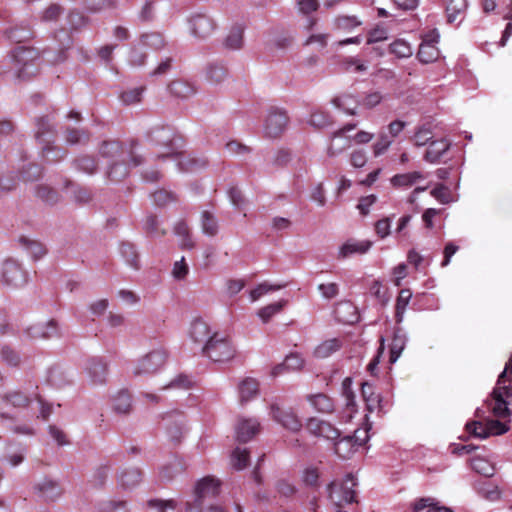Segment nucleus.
<instances>
[{
  "instance_id": "6ab92c4d",
  "label": "nucleus",
  "mask_w": 512,
  "mask_h": 512,
  "mask_svg": "<svg viewBox=\"0 0 512 512\" xmlns=\"http://www.w3.org/2000/svg\"><path fill=\"white\" fill-rule=\"evenodd\" d=\"M449 148L450 142L444 138L432 140L424 154V160L432 164L438 163Z\"/></svg>"
},
{
  "instance_id": "a878e982",
  "label": "nucleus",
  "mask_w": 512,
  "mask_h": 512,
  "mask_svg": "<svg viewBox=\"0 0 512 512\" xmlns=\"http://www.w3.org/2000/svg\"><path fill=\"white\" fill-rule=\"evenodd\" d=\"M1 400L5 405H10L14 408L27 407L31 402V398L19 390H12L4 393L1 396Z\"/></svg>"
},
{
  "instance_id": "f257e3e1",
  "label": "nucleus",
  "mask_w": 512,
  "mask_h": 512,
  "mask_svg": "<svg viewBox=\"0 0 512 512\" xmlns=\"http://www.w3.org/2000/svg\"><path fill=\"white\" fill-rule=\"evenodd\" d=\"M147 137L152 145L166 150L157 155L158 159L173 157L184 144L183 139L171 126H155L148 131Z\"/></svg>"
},
{
  "instance_id": "72a5a7b5",
  "label": "nucleus",
  "mask_w": 512,
  "mask_h": 512,
  "mask_svg": "<svg viewBox=\"0 0 512 512\" xmlns=\"http://www.w3.org/2000/svg\"><path fill=\"white\" fill-rule=\"evenodd\" d=\"M341 346L342 343L338 338L328 339L315 348L314 355L317 358H327L334 352L338 351Z\"/></svg>"
},
{
  "instance_id": "2eb2a0df",
  "label": "nucleus",
  "mask_w": 512,
  "mask_h": 512,
  "mask_svg": "<svg viewBox=\"0 0 512 512\" xmlns=\"http://www.w3.org/2000/svg\"><path fill=\"white\" fill-rule=\"evenodd\" d=\"M220 492V481L214 477L207 476L201 479L195 488L197 501H204L206 498H215Z\"/></svg>"
},
{
  "instance_id": "c03bdc74",
  "label": "nucleus",
  "mask_w": 512,
  "mask_h": 512,
  "mask_svg": "<svg viewBox=\"0 0 512 512\" xmlns=\"http://www.w3.org/2000/svg\"><path fill=\"white\" fill-rule=\"evenodd\" d=\"M174 232L176 235L182 238V249H192L194 247V242L190 237V229L184 221H180L175 225Z\"/></svg>"
},
{
  "instance_id": "473e14b6",
  "label": "nucleus",
  "mask_w": 512,
  "mask_h": 512,
  "mask_svg": "<svg viewBox=\"0 0 512 512\" xmlns=\"http://www.w3.org/2000/svg\"><path fill=\"white\" fill-rule=\"evenodd\" d=\"M411 297H412V292L410 289L404 288V289L400 290V292L397 296L396 305H395V320L397 323L402 322L406 308L410 302Z\"/></svg>"
},
{
  "instance_id": "37998d69",
  "label": "nucleus",
  "mask_w": 512,
  "mask_h": 512,
  "mask_svg": "<svg viewBox=\"0 0 512 512\" xmlns=\"http://www.w3.org/2000/svg\"><path fill=\"white\" fill-rule=\"evenodd\" d=\"M228 76L227 69L220 64H210L207 68L206 78L213 84H219Z\"/></svg>"
},
{
  "instance_id": "e433bc0d",
  "label": "nucleus",
  "mask_w": 512,
  "mask_h": 512,
  "mask_svg": "<svg viewBox=\"0 0 512 512\" xmlns=\"http://www.w3.org/2000/svg\"><path fill=\"white\" fill-rule=\"evenodd\" d=\"M145 91V87H135L122 91L119 94V99L123 105L129 106L138 104L142 101V95Z\"/></svg>"
},
{
  "instance_id": "f8f14e48",
  "label": "nucleus",
  "mask_w": 512,
  "mask_h": 512,
  "mask_svg": "<svg viewBox=\"0 0 512 512\" xmlns=\"http://www.w3.org/2000/svg\"><path fill=\"white\" fill-rule=\"evenodd\" d=\"M270 409L272 418L282 427L292 432H298L301 430L302 422L291 408L283 409L277 404H272Z\"/></svg>"
},
{
  "instance_id": "4be33fe9",
  "label": "nucleus",
  "mask_w": 512,
  "mask_h": 512,
  "mask_svg": "<svg viewBox=\"0 0 512 512\" xmlns=\"http://www.w3.org/2000/svg\"><path fill=\"white\" fill-rule=\"evenodd\" d=\"M173 157L177 158L179 169L185 172L204 167L207 163L205 159L196 158L192 154L182 151V149H179Z\"/></svg>"
},
{
  "instance_id": "ddd939ff",
  "label": "nucleus",
  "mask_w": 512,
  "mask_h": 512,
  "mask_svg": "<svg viewBox=\"0 0 512 512\" xmlns=\"http://www.w3.org/2000/svg\"><path fill=\"white\" fill-rule=\"evenodd\" d=\"M465 429L470 435L480 439H485L491 434H502L507 431L505 425L497 420L490 421L488 424L471 421L466 424Z\"/></svg>"
},
{
  "instance_id": "69168bd1",
  "label": "nucleus",
  "mask_w": 512,
  "mask_h": 512,
  "mask_svg": "<svg viewBox=\"0 0 512 512\" xmlns=\"http://www.w3.org/2000/svg\"><path fill=\"white\" fill-rule=\"evenodd\" d=\"M284 285H269L266 282L259 284L255 289L250 292V298L252 301L258 300L263 295L270 291H276L283 288Z\"/></svg>"
},
{
  "instance_id": "cd10ccee",
  "label": "nucleus",
  "mask_w": 512,
  "mask_h": 512,
  "mask_svg": "<svg viewBox=\"0 0 512 512\" xmlns=\"http://www.w3.org/2000/svg\"><path fill=\"white\" fill-rule=\"evenodd\" d=\"M112 407L118 414H129L132 410L131 394L127 390L119 391L112 398Z\"/></svg>"
},
{
  "instance_id": "052dcab7",
  "label": "nucleus",
  "mask_w": 512,
  "mask_h": 512,
  "mask_svg": "<svg viewBox=\"0 0 512 512\" xmlns=\"http://www.w3.org/2000/svg\"><path fill=\"white\" fill-rule=\"evenodd\" d=\"M147 506L156 509L158 512H166L168 509L174 510L177 507V501L174 499H150L147 501Z\"/></svg>"
},
{
  "instance_id": "393cba45",
  "label": "nucleus",
  "mask_w": 512,
  "mask_h": 512,
  "mask_svg": "<svg viewBox=\"0 0 512 512\" xmlns=\"http://www.w3.org/2000/svg\"><path fill=\"white\" fill-rule=\"evenodd\" d=\"M87 371L95 384H102L106 380L107 365L101 359H91L87 365Z\"/></svg>"
},
{
  "instance_id": "774afa93",
  "label": "nucleus",
  "mask_w": 512,
  "mask_h": 512,
  "mask_svg": "<svg viewBox=\"0 0 512 512\" xmlns=\"http://www.w3.org/2000/svg\"><path fill=\"white\" fill-rule=\"evenodd\" d=\"M101 512H128L125 501H109L103 503L100 508Z\"/></svg>"
},
{
  "instance_id": "9b49d317",
  "label": "nucleus",
  "mask_w": 512,
  "mask_h": 512,
  "mask_svg": "<svg viewBox=\"0 0 512 512\" xmlns=\"http://www.w3.org/2000/svg\"><path fill=\"white\" fill-rule=\"evenodd\" d=\"M191 33L199 39H206L210 37L217 25L213 18L207 14L197 13L189 19Z\"/></svg>"
},
{
  "instance_id": "4c0bfd02",
  "label": "nucleus",
  "mask_w": 512,
  "mask_h": 512,
  "mask_svg": "<svg viewBox=\"0 0 512 512\" xmlns=\"http://www.w3.org/2000/svg\"><path fill=\"white\" fill-rule=\"evenodd\" d=\"M184 416L177 414V417L172 425L167 426V434L169 440L174 444H179L183 436Z\"/></svg>"
},
{
  "instance_id": "864d4df0",
  "label": "nucleus",
  "mask_w": 512,
  "mask_h": 512,
  "mask_svg": "<svg viewBox=\"0 0 512 512\" xmlns=\"http://www.w3.org/2000/svg\"><path fill=\"white\" fill-rule=\"evenodd\" d=\"M202 230L209 236H215L218 232L217 220L209 211H203L202 213Z\"/></svg>"
},
{
  "instance_id": "4468645a",
  "label": "nucleus",
  "mask_w": 512,
  "mask_h": 512,
  "mask_svg": "<svg viewBox=\"0 0 512 512\" xmlns=\"http://www.w3.org/2000/svg\"><path fill=\"white\" fill-rule=\"evenodd\" d=\"M357 123H349L344 125L338 131L333 133L332 143L327 149V154L330 157H334L348 148L351 144L350 137L346 136V133L356 129Z\"/></svg>"
},
{
  "instance_id": "bb28decb",
  "label": "nucleus",
  "mask_w": 512,
  "mask_h": 512,
  "mask_svg": "<svg viewBox=\"0 0 512 512\" xmlns=\"http://www.w3.org/2000/svg\"><path fill=\"white\" fill-rule=\"evenodd\" d=\"M307 400L320 413H332L334 411V401L323 393L307 396Z\"/></svg>"
},
{
  "instance_id": "338daca9",
  "label": "nucleus",
  "mask_w": 512,
  "mask_h": 512,
  "mask_svg": "<svg viewBox=\"0 0 512 512\" xmlns=\"http://www.w3.org/2000/svg\"><path fill=\"white\" fill-rule=\"evenodd\" d=\"M8 38L16 43L24 42L32 37V32L26 28H13L7 33Z\"/></svg>"
},
{
  "instance_id": "6e6d98bb",
  "label": "nucleus",
  "mask_w": 512,
  "mask_h": 512,
  "mask_svg": "<svg viewBox=\"0 0 512 512\" xmlns=\"http://www.w3.org/2000/svg\"><path fill=\"white\" fill-rule=\"evenodd\" d=\"M286 304V301H279L276 303L269 304L263 308H261L258 312L259 317L261 320L266 323L268 322L273 315L280 312L284 305Z\"/></svg>"
},
{
  "instance_id": "49530a36",
  "label": "nucleus",
  "mask_w": 512,
  "mask_h": 512,
  "mask_svg": "<svg viewBox=\"0 0 512 512\" xmlns=\"http://www.w3.org/2000/svg\"><path fill=\"white\" fill-rule=\"evenodd\" d=\"M36 196L47 204H55L59 199L57 191L47 185H38L36 187Z\"/></svg>"
},
{
  "instance_id": "603ef678",
  "label": "nucleus",
  "mask_w": 512,
  "mask_h": 512,
  "mask_svg": "<svg viewBox=\"0 0 512 512\" xmlns=\"http://www.w3.org/2000/svg\"><path fill=\"white\" fill-rule=\"evenodd\" d=\"M249 458V451L247 449L236 448L231 455L232 465L235 469L242 470L247 467Z\"/></svg>"
},
{
  "instance_id": "a211bd4d",
  "label": "nucleus",
  "mask_w": 512,
  "mask_h": 512,
  "mask_svg": "<svg viewBox=\"0 0 512 512\" xmlns=\"http://www.w3.org/2000/svg\"><path fill=\"white\" fill-rule=\"evenodd\" d=\"M38 496L46 501H55L62 494L59 483L50 479H44L34 487Z\"/></svg>"
},
{
  "instance_id": "bf43d9fd",
  "label": "nucleus",
  "mask_w": 512,
  "mask_h": 512,
  "mask_svg": "<svg viewBox=\"0 0 512 512\" xmlns=\"http://www.w3.org/2000/svg\"><path fill=\"white\" fill-rule=\"evenodd\" d=\"M75 165L77 169L87 174H93L97 170L96 160L87 155L77 158L75 160Z\"/></svg>"
},
{
  "instance_id": "13d9d810",
  "label": "nucleus",
  "mask_w": 512,
  "mask_h": 512,
  "mask_svg": "<svg viewBox=\"0 0 512 512\" xmlns=\"http://www.w3.org/2000/svg\"><path fill=\"white\" fill-rule=\"evenodd\" d=\"M0 359L11 367H17L20 363L19 354L9 346H3L1 348Z\"/></svg>"
},
{
  "instance_id": "6e6552de",
  "label": "nucleus",
  "mask_w": 512,
  "mask_h": 512,
  "mask_svg": "<svg viewBox=\"0 0 512 512\" xmlns=\"http://www.w3.org/2000/svg\"><path fill=\"white\" fill-rule=\"evenodd\" d=\"M167 357L168 353L162 347L151 350L136 362L132 370L133 375L144 376L155 373L165 364Z\"/></svg>"
},
{
  "instance_id": "0e129e2a",
  "label": "nucleus",
  "mask_w": 512,
  "mask_h": 512,
  "mask_svg": "<svg viewBox=\"0 0 512 512\" xmlns=\"http://www.w3.org/2000/svg\"><path fill=\"white\" fill-rule=\"evenodd\" d=\"M310 124L316 128H324L331 124V116L324 111H314L310 116Z\"/></svg>"
},
{
  "instance_id": "c756f323",
  "label": "nucleus",
  "mask_w": 512,
  "mask_h": 512,
  "mask_svg": "<svg viewBox=\"0 0 512 512\" xmlns=\"http://www.w3.org/2000/svg\"><path fill=\"white\" fill-rule=\"evenodd\" d=\"M332 104L347 114L355 115L360 102L350 94H343L333 98Z\"/></svg>"
},
{
  "instance_id": "3c124183",
  "label": "nucleus",
  "mask_w": 512,
  "mask_h": 512,
  "mask_svg": "<svg viewBox=\"0 0 512 512\" xmlns=\"http://www.w3.org/2000/svg\"><path fill=\"white\" fill-rule=\"evenodd\" d=\"M393 140L386 133H380L377 141L373 144L372 150L375 157H379L387 152L392 145Z\"/></svg>"
},
{
  "instance_id": "de8ad7c7",
  "label": "nucleus",
  "mask_w": 512,
  "mask_h": 512,
  "mask_svg": "<svg viewBox=\"0 0 512 512\" xmlns=\"http://www.w3.org/2000/svg\"><path fill=\"white\" fill-rule=\"evenodd\" d=\"M390 53L398 58H408L412 55V49L409 43L402 39H397L389 46Z\"/></svg>"
},
{
  "instance_id": "20e7f679",
  "label": "nucleus",
  "mask_w": 512,
  "mask_h": 512,
  "mask_svg": "<svg viewBox=\"0 0 512 512\" xmlns=\"http://www.w3.org/2000/svg\"><path fill=\"white\" fill-rule=\"evenodd\" d=\"M35 137L40 143L46 145L42 148L43 157L48 161L57 162L66 156V151L51 145L55 137V131L48 117H39L36 120Z\"/></svg>"
},
{
  "instance_id": "ea45409f",
  "label": "nucleus",
  "mask_w": 512,
  "mask_h": 512,
  "mask_svg": "<svg viewBox=\"0 0 512 512\" xmlns=\"http://www.w3.org/2000/svg\"><path fill=\"white\" fill-rule=\"evenodd\" d=\"M472 469L485 477H491L494 475L495 468L493 464L485 458L474 457L471 459Z\"/></svg>"
},
{
  "instance_id": "423d86ee",
  "label": "nucleus",
  "mask_w": 512,
  "mask_h": 512,
  "mask_svg": "<svg viewBox=\"0 0 512 512\" xmlns=\"http://www.w3.org/2000/svg\"><path fill=\"white\" fill-rule=\"evenodd\" d=\"M354 486H356V482L351 474H348L341 484L337 482L329 483L327 487L329 498L336 509H342L344 505L356 502Z\"/></svg>"
},
{
  "instance_id": "f3484780",
  "label": "nucleus",
  "mask_w": 512,
  "mask_h": 512,
  "mask_svg": "<svg viewBox=\"0 0 512 512\" xmlns=\"http://www.w3.org/2000/svg\"><path fill=\"white\" fill-rule=\"evenodd\" d=\"M260 431V423L256 419H240L236 426V438L240 443L250 441Z\"/></svg>"
},
{
  "instance_id": "7c9ffc66",
  "label": "nucleus",
  "mask_w": 512,
  "mask_h": 512,
  "mask_svg": "<svg viewBox=\"0 0 512 512\" xmlns=\"http://www.w3.org/2000/svg\"><path fill=\"white\" fill-rule=\"evenodd\" d=\"M64 137L65 141L70 145H84L89 142L91 134L86 129L68 127L64 132Z\"/></svg>"
},
{
  "instance_id": "9d476101",
  "label": "nucleus",
  "mask_w": 512,
  "mask_h": 512,
  "mask_svg": "<svg viewBox=\"0 0 512 512\" xmlns=\"http://www.w3.org/2000/svg\"><path fill=\"white\" fill-rule=\"evenodd\" d=\"M2 282L13 288L22 287L27 282L26 272L14 260H6L2 267Z\"/></svg>"
},
{
  "instance_id": "0eeeda50",
  "label": "nucleus",
  "mask_w": 512,
  "mask_h": 512,
  "mask_svg": "<svg viewBox=\"0 0 512 512\" xmlns=\"http://www.w3.org/2000/svg\"><path fill=\"white\" fill-rule=\"evenodd\" d=\"M289 116L285 109L277 106L268 108L263 122V131L266 137L279 138L287 129Z\"/></svg>"
},
{
  "instance_id": "c9c22d12",
  "label": "nucleus",
  "mask_w": 512,
  "mask_h": 512,
  "mask_svg": "<svg viewBox=\"0 0 512 512\" xmlns=\"http://www.w3.org/2000/svg\"><path fill=\"white\" fill-rule=\"evenodd\" d=\"M258 393V382L252 378L244 379L239 385L240 401L242 403L249 401Z\"/></svg>"
},
{
  "instance_id": "5701e85b",
  "label": "nucleus",
  "mask_w": 512,
  "mask_h": 512,
  "mask_svg": "<svg viewBox=\"0 0 512 512\" xmlns=\"http://www.w3.org/2000/svg\"><path fill=\"white\" fill-rule=\"evenodd\" d=\"M190 337L195 343L206 344L211 339L213 333H211L209 325L202 319H196L191 323Z\"/></svg>"
},
{
  "instance_id": "e2e57ef3",
  "label": "nucleus",
  "mask_w": 512,
  "mask_h": 512,
  "mask_svg": "<svg viewBox=\"0 0 512 512\" xmlns=\"http://www.w3.org/2000/svg\"><path fill=\"white\" fill-rule=\"evenodd\" d=\"M291 158V151L289 149L280 148L275 152L271 163L276 168H282L291 161Z\"/></svg>"
},
{
  "instance_id": "58836bf2",
  "label": "nucleus",
  "mask_w": 512,
  "mask_h": 512,
  "mask_svg": "<svg viewBox=\"0 0 512 512\" xmlns=\"http://www.w3.org/2000/svg\"><path fill=\"white\" fill-rule=\"evenodd\" d=\"M19 242L24 246L34 260L41 258L46 253L45 247L38 241L22 236L20 237Z\"/></svg>"
},
{
  "instance_id": "7ed1b4c3",
  "label": "nucleus",
  "mask_w": 512,
  "mask_h": 512,
  "mask_svg": "<svg viewBox=\"0 0 512 512\" xmlns=\"http://www.w3.org/2000/svg\"><path fill=\"white\" fill-rule=\"evenodd\" d=\"M498 387L493 391L494 405L492 412L496 417L505 418L509 415L506 398L512 397V358L498 378Z\"/></svg>"
},
{
  "instance_id": "b1692460",
  "label": "nucleus",
  "mask_w": 512,
  "mask_h": 512,
  "mask_svg": "<svg viewBox=\"0 0 512 512\" xmlns=\"http://www.w3.org/2000/svg\"><path fill=\"white\" fill-rule=\"evenodd\" d=\"M423 179L424 175L421 172L413 171L394 175L391 178V184L396 188H410Z\"/></svg>"
},
{
  "instance_id": "a18cd8bd",
  "label": "nucleus",
  "mask_w": 512,
  "mask_h": 512,
  "mask_svg": "<svg viewBox=\"0 0 512 512\" xmlns=\"http://www.w3.org/2000/svg\"><path fill=\"white\" fill-rule=\"evenodd\" d=\"M129 173L128 166L125 162H114L107 171V177L111 181H121Z\"/></svg>"
},
{
  "instance_id": "dca6fc26",
  "label": "nucleus",
  "mask_w": 512,
  "mask_h": 512,
  "mask_svg": "<svg viewBox=\"0 0 512 512\" xmlns=\"http://www.w3.org/2000/svg\"><path fill=\"white\" fill-rule=\"evenodd\" d=\"M143 472L140 468L129 467L120 470L116 475L117 483L123 489H133L142 482Z\"/></svg>"
},
{
  "instance_id": "aec40b11",
  "label": "nucleus",
  "mask_w": 512,
  "mask_h": 512,
  "mask_svg": "<svg viewBox=\"0 0 512 512\" xmlns=\"http://www.w3.org/2000/svg\"><path fill=\"white\" fill-rule=\"evenodd\" d=\"M373 243L370 240L357 241L354 239L345 242L339 250V256L342 258L350 257L354 254H365Z\"/></svg>"
},
{
  "instance_id": "1a4fd4ad",
  "label": "nucleus",
  "mask_w": 512,
  "mask_h": 512,
  "mask_svg": "<svg viewBox=\"0 0 512 512\" xmlns=\"http://www.w3.org/2000/svg\"><path fill=\"white\" fill-rule=\"evenodd\" d=\"M438 39L439 34L435 30L430 31L423 37L417 53V58L421 63H432L439 58L440 51L436 46Z\"/></svg>"
},
{
  "instance_id": "09e8293b",
  "label": "nucleus",
  "mask_w": 512,
  "mask_h": 512,
  "mask_svg": "<svg viewBox=\"0 0 512 512\" xmlns=\"http://www.w3.org/2000/svg\"><path fill=\"white\" fill-rule=\"evenodd\" d=\"M42 175V168L40 165L30 163L24 166L20 171V177L24 182H33L38 180Z\"/></svg>"
},
{
  "instance_id": "f704fd0d",
  "label": "nucleus",
  "mask_w": 512,
  "mask_h": 512,
  "mask_svg": "<svg viewBox=\"0 0 512 512\" xmlns=\"http://www.w3.org/2000/svg\"><path fill=\"white\" fill-rule=\"evenodd\" d=\"M244 29L241 26H234L224 40V46L230 50H238L243 46Z\"/></svg>"
},
{
  "instance_id": "2f4dec72",
  "label": "nucleus",
  "mask_w": 512,
  "mask_h": 512,
  "mask_svg": "<svg viewBox=\"0 0 512 512\" xmlns=\"http://www.w3.org/2000/svg\"><path fill=\"white\" fill-rule=\"evenodd\" d=\"M169 91L172 95L178 98H188L195 94V87L184 80H174L169 86Z\"/></svg>"
},
{
  "instance_id": "c85d7f7f",
  "label": "nucleus",
  "mask_w": 512,
  "mask_h": 512,
  "mask_svg": "<svg viewBox=\"0 0 512 512\" xmlns=\"http://www.w3.org/2000/svg\"><path fill=\"white\" fill-rule=\"evenodd\" d=\"M361 394L369 412H374L376 409L380 408L381 397L379 394L375 393L372 384L367 382L363 383L361 387Z\"/></svg>"
},
{
  "instance_id": "680f3d73",
  "label": "nucleus",
  "mask_w": 512,
  "mask_h": 512,
  "mask_svg": "<svg viewBox=\"0 0 512 512\" xmlns=\"http://www.w3.org/2000/svg\"><path fill=\"white\" fill-rule=\"evenodd\" d=\"M432 138L433 135L430 129L420 127L414 133L412 140L415 146L421 147L427 144L429 145V143L432 141Z\"/></svg>"
},
{
  "instance_id": "4d7b16f0",
  "label": "nucleus",
  "mask_w": 512,
  "mask_h": 512,
  "mask_svg": "<svg viewBox=\"0 0 512 512\" xmlns=\"http://www.w3.org/2000/svg\"><path fill=\"white\" fill-rule=\"evenodd\" d=\"M153 203L158 207L166 206L167 204L177 200V197L172 192L164 189L155 191L152 194Z\"/></svg>"
},
{
  "instance_id": "39448f33",
  "label": "nucleus",
  "mask_w": 512,
  "mask_h": 512,
  "mask_svg": "<svg viewBox=\"0 0 512 512\" xmlns=\"http://www.w3.org/2000/svg\"><path fill=\"white\" fill-rule=\"evenodd\" d=\"M202 353L213 362H225L234 357L235 349L227 337L214 332L211 339L202 346Z\"/></svg>"
},
{
  "instance_id": "79ce46f5",
  "label": "nucleus",
  "mask_w": 512,
  "mask_h": 512,
  "mask_svg": "<svg viewBox=\"0 0 512 512\" xmlns=\"http://www.w3.org/2000/svg\"><path fill=\"white\" fill-rule=\"evenodd\" d=\"M99 152L102 157L115 158L123 153V147L122 144L116 140L103 141Z\"/></svg>"
},
{
  "instance_id": "f03ea898",
  "label": "nucleus",
  "mask_w": 512,
  "mask_h": 512,
  "mask_svg": "<svg viewBox=\"0 0 512 512\" xmlns=\"http://www.w3.org/2000/svg\"><path fill=\"white\" fill-rule=\"evenodd\" d=\"M15 76L28 80L38 73L39 52L31 47L18 46L12 52Z\"/></svg>"
},
{
  "instance_id": "412c9836",
  "label": "nucleus",
  "mask_w": 512,
  "mask_h": 512,
  "mask_svg": "<svg viewBox=\"0 0 512 512\" xmlns=\"http://www.w3.org/2000/svg\"><path fill=\"white\" fill-rule=\"evenodd\" d=\"M30 338L49 339L58 335L57 322L50 320L46 324H36L26 330Z\"/></svg>"
},
{
  "instance_id": "8fccbe9b",
  "label": "nucleus",
  "mask_w": 512,
  "mask_h": 512,
  "mask_svg": "<svg viewBox=\"0 0 512 512\" xmlns=\"http://www.w3.org/2000/svg\"><path fill=\"white\" fill-rule=\"evenodd\" d=\"M141 43L145 47H149L155 50H159L164 47V38L157 32L146 33L141 36Z\"/></svg>"
},
{
  "instance_id": "a19ab883",
  "label": "nucleus",
  "mask_w": 512,
  "mask_h": 512,
  "mask_svg": "<svg viewBox=\"0 0 512 512\" xmlns=\"http://www.w3.org/2000/svg\"><path fill=\"white\" fill-rule=\"evenodd\" d=\"M466 8V0H449L446 6L448 22L453 23L459 15L465 12Z\"/></svg>"
},
{
  "instance_id": "5fc2aeb1",
  "label": "nucleus",
  "mask_w": 512,
  "mask_h": 512,
  "mask_svg": "<svg viewBox=\"0 0 512 512\" xmlns=\"http://www.w3.org/2000/svg\"><path fill=\"white\" fill-rule=\"evenodd\" d=\"M120 252L130 266L138 268V253L133 244L128 242L122 243L120 245Z\"/></svg>"
}]
</instances>
